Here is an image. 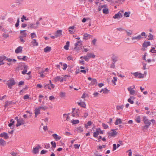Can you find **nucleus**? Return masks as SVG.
<instances>
[{
    "instance_id": "obj_1",
    "label": "nucleus",
    "mask_w": 156,
    "mask_h": 156,
    "mask_svg": "<svg viewBox=\"0 0 156 156\" xmlns=\"http://www.w3.org/2000/svg\"><path fill=\"white\" fill-rule=\"evenodd\" d=\"M143 36L145 37V38L147 37V35H146V33L144 32H142L141 34H139L136 36L132 37L131 39L132 41L136 40L134 42L135 43L138 41L143 39Z\"/></svg>"
},
{
    "instance_id": "obj_2",
    "label": "nucleus",
    "mask_w": 156,
    "mask_h": 156,
    "mask_svg": "<svg viewBox=\"0 0 156 156\" xmlns=\"http://www.w3.org/2000/svg\"><path fill=\"white\" fill-rule=\"evenodd\" d=\"M124 10H121L119 11L115 15L113 16V18L115 19H119L122 18L124 14Z\"/></svg>"
},
{
    "instance_id": "obj_3",
    "label": "nucleus",
    "mask_w": 156,
    "mask_h": 156,
    "mask_svg": "<svg viewBox=\"0 0 156 156\" xmlns=\"http://www.w3.org/2000/svg\"><path fill=\"white\" fill-rule=\"evenodd\" d=\"M6 84L8 85V87L9 89H11L12 87L14 85L15 83L14 80L12 79L8 80Z\"/></svg>"
},
{
    "instance_id": "obj_4",
    "label": "nucleus",
    "mask_w": 156,
    "mask_h": 156,
    "mask_svg": "<svg viewBox=\"0 0 156 156\" xmlns=\"http://www.w3.org/2000/svg\"><path fill=\"white\" fill-rule=\"evenodd\" d=\"M80 113L79 110L78 109H76L75 108H73L72 115L73 117H77L79 116Z\"/></svg>"
},
{
    "instance_id": "obj_5",
    "label": "nucleus",
    "mask_w": 156,
    "mask_h": 156,
    "mask_svg": "<svg viewBox=\"0 0 156 156\" xmlns=\"http://www.w3.org/2000/svg\"><path fill=\"white\" fill-rule=\"evenodd\" d=\"M41 146L39 144H37L36 146L33 148L32 152L35 154L38 153L39 150V149L41 148Z\"/></svg>"
},
{
    "instance_id": "obj_6",
    "label": "nucleus",
    "mask_w": 156,
    "mask_h": 156,
    "mask_svg": "<svg viewBox=\"0 0 156 156\" xmlns=\"http://www.w3.org/2000/svg\"><path fill=\"white\" fill-rule=\"evenodd\" d=\"M112 62L116 63L118 60V57L115 55L112 54L109 55Z\"/></svg>"
},
{
    "instance_id": "obj_7",
    "label": "nucleus",
    "mask_w": 156,
    "mask_h": 156,
    "mask_svg": "<svg viewBox=\"0 0 156 156\" xmlns=\"http://www.w3.org/2000/svg\"><path fill=\"white\" fill-rule=\"evenodd\" d=\"M17 123L16 125L17 127L24 124L25 123V121L22 118H20L19 119H17Z\"/></svg>"
},
{
    "instance_id": "obj_8",
    "label": "nucleus",
    "mask_w": 156,
    "mask_h": 156,
    "mask_svg": "<svg viewBox=\"0 0 156 156\" xmlns=\"http://www.w3.org/2000/svg\"><path fill=\"white\" fill-rule=\"evenodd\" d=\"M65 80V78L62 77L60 76H57L54 78V81L55 82H57L58 81L62 82L64 80Z\"/></svg>"
},
{
    "instance_id": "obj_9",
    "label": "nucleus",
    "mask_w": 156,
    "mask_h": 156,
    "mask_svg": "<svg viewBox=\"0 0 156 156\" xmlns=\"http://www.w3.org/2000/svg\"><path fill=\"white\" fill-rule=\"evenodd\" d=\"M143 121L144 124L146 125L149 126L151 124V123L150 122V120H148V119H147V117L145 116L143 117Z\"/></svg>"
},
{
    "instance_id": "obj_10",
    "label": "nucleus",
    "mask_w": 156,
    "mask_h": 156,
    "mask_svg": "<svg viewBox=\"0 0 156 156\" xmlns=\"http://www.w3.org/2000/svg\"><path fill=\"white\" fill-rule=\"evenodd\" d=\"M117 133L116 131L113 129H112L110 133H108V134H109L108 137L111 138V137H115L117 135Z\"/></svg>"
},
{
    "instance_id": "obj_11",
    "label": "nucleus",
    "mask_w": 156,
    "mask_h": 156,
    "mask_svg": "<svg viewBox=\"0 0 156 156\" xmlns=\"http://www.w3.org/2000/svg\"><path fill=\"white\" fill-rule=\"evenodd\" d=\"M6 60L9 62V63H7V64L9 66L11 65L12 62L15 63L16 61V60L15 59H12L10 58H7Z\"/></svg>"
},
{
    "instance_id": "obj_12",
    "label": "nucleus",
    "mask_w": 156,
    "mask_h": 156,
    "mask_svg": "<svg viewBox=\"0 0 156 156\" xmlns=\"http://www.w3.org/2000/svg\"><path fill=\"white\" fill-rule=\"evenodd\" d=\"M0 136L1 137H3L4 139H8L9 138L8 134L5 132H3L1 133L0 135Z\"/></svg>"
},
{
    "instance_id": "obj_13",
    "label": "nucleus",
    "mask_w": 156,
    "mask_h": 156,
    "mask_svg": "<svg viewBox=\"0 0 156 156\" xmlns=\"http://www.w3.org/2000/svg\"><path fill=\"white\" fill-rule=\"evenodd\" d=\"M52 136L53 138L56 140H58L61 139V137L56 133L53 134L52 135Z\"/></svg>"
},
{
    "instance_id": "obj_14",
    "label": "nucleus",
    "mask_w": 156,
    "mask_h": 156,
    "mask_svg": "<svg viewBox=\"0 0 156 156\" xmlns=\"http://www.w3.org/2000/svg\"><path fill=\"white\" fill-rule=\"evenodd\" d=\"M127 89L128 91H129L130 94L134 95L135 94V90H133L131 87H128Z\"/></svg>"
},
{
    "instance_id": "obj_15",
    "label": "nucleus",
    "mask_w": 156,
    "mask_h": 156,
    "mask_svg": "<svg viewBox=\"0 0 156 156\" xmlns=\"http://www.w3.org/2000/svg\"><path fill=\"white\" fill-rule=\"evenodd\" d=\"M50 84L45 86V87H48V88L49 90H51V89L54 88L55 86L54 84L51 83V81L50 80Z\"/></svg>"
},
{
    "instance_id": "obj_16",
    "label": "nucleus",
    "mask_w": 156,
    "mask_h": 156,
    "mask_svg": "<svg viewBox=\"0 0 156 156\" xmlns=\"http://www.w3.org/2000/svg\"><path fill=\"white\" fill-rule=\"evenodd\" d=\"M31 43L33 46H37L38 45V43L36 39H33L31 41Z\"/></svg>"
},
{
    "instance_id": "obj_17",
    "label": "nucleus",
    "mask_w": 156,
    "mask_h": 156,
    "mask_svg": "<svg viewBox=\"0 0 156 156\" xmlns=\"http://www.w3.org/2000/svg\"><path fill=\"white\" fill-rule=\"evenodd\" d=\"M23 47L21 46L18 47L15 50V52L16 53H19L21 52Z\"/></svg>"
},
{
    "instance_id": "obj_18",
    "label": "nucleus",
    "mask_w": 156,
    "mask_h": 156,
    "mask_svg": "<svg viewBox=\"0 0 156 156\" xmlns=\"http://www.w3.org/2000/svg\"><path fill=\"white\" fill-rule=\"evenodd\" d=\"M62 30H57L56 32L55 33V37H57L60 36L62 35Z\"/></svg>"
},
{
    "instance_id": "obj_19",
    "label": "nucleus",
    "mask_w": 156,
    "mask_h": 156,
    "mask_svg": "<svg viewBox=\"0 0 156 156\" xmlns=\"http://www.w3.org/2000/svg\"><path fill=\"white\" fill-rule=\"evenodd\" d=\"M150 45V42L149 41H144L143 44V46L144 47L146 48Z\"/></svg>"
},
{
    "instance_id": "obj_20",
    "label": "nucleus",
    "mask_w": 156,
    "mask_h": 156,
    "mask_svg": "<svg viewBox=\"0 0 156 156\" xmlns=\"http://www.w3.org/2000/svg\"><path fill=\"white\" fill-rule=\"evenodd\" d=\"M26 30H21L20 33L22 35L21 36H23V37H26L27 36V34L26 32Z\"/></svg>"
},
{
    "instance_id": "obj_21",
    "label": "nucleus",
    "mask_w": 156,
    "mask_h": 156,
    "mask_svg": "<svg viewBox=\"0 0 156 156\" xmlns=\"http://www.w3.org/2000/svg\"><path fill=\"white\" fill-rule=\"evenodd\" d=\"M83 36V38L86 40H87L89 38H90V37L91 36V35L87 33L84 34Z\"/></svg>"
},
{
    "instance_id": "obj_22",
    "label": "nucleus",
    "mask_w": 156,
    "mask_h": 156,
    "mask_svg": "<svg viewBox=\"0 0 156 156\" xmlns=\"http://www.w3.org/2000/svg\"><path fill=\"white\" fill-rule=\"evenodd\" d=\"M17 58L20 60L23 61H26L27 59L26 56H17Z\"/></svg>"
},
{
    "instance_id": "obj_23",
    "label": "nucleus",
    "mask_w": 156,
    "mask_h": 156,
    "mask_svg": "<svg viewBox=\"0 0 156 156\" xmlns=\"http://www.w3.org/2000/svg\"><path fill=\"white\" fill-rule=\"evenodd\" d=\"M40 109L39 108L35 109L34 113L36 117L40 113Z\"/></svg>"
},
{
    "instance_id": "obj_24",
    "label": "nucleus",
    "mask_w": 156,
    "mask_h": 156,
    "mask_svg": "<svg viewBox=\"0 0 156 156\" xmlns=\"http://www.w3.org/2000/svg\"><path fill=\"white\" fill-rule=\"evenodd\" d=\"M6 144V142L2 138L0 139V145L4 146Z\"/></svg>"
},
{
    "instance_id": "obj_25",
    "label": "nucleus",
    "mask_w": 156,
    "mask_h": 156,
    "mask_svg": "<svg viewBox=\"0 0 156 156\" xmlns=\"http://www.w3.org/2000/svg\"><path fill=\"white\" fill-rule=\"evenodd\" d=\"M29 27H30L31 28L36 29L37 28V26H36L35 24H34L33 23H30L29 24Z\"/></svg>"
},
{
    "instance_id": "obj_26",
    "label": "nucleus",
    "mask_w": 156,
    "mask_h": 156,
    "mask_svg": "<svg viewBox=\"0 0 156 156\" xmlns=\"http://www.w3.org/2000/svg\"><path fill=\"white\" fill-rule=\"evenodd\" d=\"M51 50V47L48 46L46 47L44 49V51L45 52H48Z\"/></svg>"
},
{
    "instance_id": "obj_27",
    "label": "nucleus",
    "mask_w": 156,
    "mask_h": 156,
    "mask_svg": "<svg viewBox=\"0 0 156 156\" xmlns=\"http://www.w3.org/2000/svg\"><path fill=\"white\" fill-rule=\"evenodd\" d=\"M117 77H114L113 79L112 80V82L114 84V85H116V82L117 81Z\"/></svg>"
},
{
    "instance_id": "obj_28",
    "label": "nucleus",
    "mask_w": 156,
    "mask_h": 156,
    "mask_svg": "<svg viewBox=\"0 0 156 156\" xmlns=\"http://www.w3.org/2000/svg\"><path fill=\"white\" fill-rule=\"evenodd\" d=\"M92 122L91 121H89L87 124H85V126L86 128L88 129L89 126H90L92 124Z\"/></svg>"
},
{
    "instance_id": "obj_29",
    "label": "nucleus",
    "mask_w": 156,
    "mask_h": 156,
    "mask_svg": "<svg viewBox=\"0 0 156 156\" xmlns=\"http://www.w3.org/2000/svg\"><path fill=\"white\" fill-rule=\"evenodd\" d=\"M69 114H65L63 115V117L66 120L68 121L69 119Z\"/></svg>"
},
{
    "instance_id": "obj_30",
    "label": "nucleus",
    "mask_w": 156,
    "mask_h": 156,
    "mask_svg": "<svg viewBox=\"0 0 156 156\" xmlns=\"http://www.w3.org/2000/svg\"><path fill=\"white\" fill-rule=\"evenodd\" d=\"M69 46V41H67L66 43V45L64 46V48L66 50H68Z\"/></svg>"
},
{
    "instance_id": "obj_31",
    "label": "nucleus",
    "mask_w": 156,
    "mask_h": 156,
    "mask_svg": "<svg viewBox=\"0 0 156 156\" xmlns=\"http://www.w3.org/2000/svg\"><path fill=\"white\" fill-rule=\"evenodd\" d=\"M96 132L100 134H102L103 133V132L101 130V129L100 128H98L96 129Z\"/></svg>"
},
{
    "instance_id": "obj_32",
    "label": "nucleus",
    "mask_w": 156,
    "mask_h": 156,
    "mask_svg": "<svg viewBox=\"0 0 156 156\" xmlns=\"http://www.w3.org/2000/svg\"><path fill=\"white\" fill-rule=\"evenodd\" d=\"M121 119H117L115 122V125H118L119 124H121Z\"/></svg>"
},
{
    "instance_id": "obj_33",
    "label": "nucleus",
    "mask_w": 156,
    "mask_h": 156,
    "mask_svg": "<svg viewBox=\"0 0 156 156\" xmlns=\"http://www.w3.org/2000/svg\"><path fill=\"white\" fill-rule=\"evenodd\" d=\"M97 83V80L95 79H92L91 81V85H94Z\"/></svg>"
},
{
    "instance_id": "obj_34",
    "label": "nucleus",
    "mask_w": 156,
    "mask_h": 156,
    "mask_svg": "<svg viewBox=\"0 0 156 156\" xmlns=\"http://www.w3.org/2000/svg\"><path fill=\"white\" fill-rule=\"evenodd\" d=\"M12 102L11 101H6L5 103L4 106L6 107L10 106L12 104Z\"/></svg>"
},
{
    "instance_id": "obj_35",
    "label": "nucleus",
    "mask_w": 156,
    "mask_h": 156,
    "mask_svg": "<svg viewBox=\"0 0 156 156\" xmlns=\"http://www.w3.org/2000/svg\"><path fill=\"white\" fill-rule=\"evenodd\" d=\"M79 105H80L81 107L85 108L86 107V104L84 102H81L78 103Z\"/></svg>"
},
{
    "instance_id": "obj_36",
    "label": "nucleus",
    "mask_w": 156,
    "mask_h": 156,
    "mask_svg": "<svg viewBox=\"0 0 156 156\" xmlns=\"http://www.w3.org/2000/svg\"><path fill=\"white\" fill-rule=\"evenodd\" d=\"M76 130L78 132H82L83 131V128L81 126H80L76 128Z\"/></svg>"
},
{
    "instance_id": "obj_37",
    "label": "nucleus",
    "mask_w": 156,
    "mask_h": 156,
    "mask_svg": "<svg viewBox=\"0 0 156 156\" xmlns=\"http://www.w3.org/2000/svg\"><path fill=\"white\" fill-rule=\"evenodd\" d=\"M71 122H72L73 124H76L79 123V121L78 120H73L71 121Z\"/></svg>"
},
{
    "instance_id": "obj_38",
    "label": "nucleus",
    "mask_w": 156,
    "mask_h": 156,
    "mask_svg": "<svg viewBox=\"0 0 156 156\" xmlns=\"http://www.w3.org/2000/svg\"><path fill=\"white\" fill-rule=\"evenodd\" d=\"M130 12H125L124 13V16L125 17H128L129 16Z\"/></svg>"
},
{
    "instance_id": "obj_39",
    "label": "nucleus",
    "mask_w": 156,
    "mask_h": 156,
    "mask_svg": "<svg viewBox=\"0 0 156 156\" xmlns=\"http://www.w3.org/2000/svg\"><path fill=\"white\" fill-rule=\"evenodd\" d=\"M39 109L41 110V109H42L44 111L46 110L48 108L46 106H39L38 107Z\"/></svg>"
},
{
    "instance_id": "obj_40",
    "label": "nucleus",
    "mask_w": 156,
    "mask_h": 156,
    "mask_svg": "<svg viewBox=\"0 0 156 156\" xmlns=\"http://www.w3.org/2000/svg\"><path fill=\"white\" fill-rule=\"evenodd\" d=\"M115 63H114L113 62H112V63L110 64L109 65V67L111 69H114L115 68Z\"/></svg>"
},
{
    "instance_id": "obj_41",
    "label": "nucleus",
    "mask_w": 156,
    "mask_h": 156,
    "mask_svg": "<svg viewBox=\"0 0 156 156\" xmlns=\"http://www.w3.org/2000/svg\"><path fill=\"white\" fill-rule=\"evenodd\" d=\"M31 38L33 39L34 38H36L37 37V35L35 33H31Z\"/></svg>"
},
{
    "instance_id": "obj_42",
    "label": "nucleus",
    "mask_w": 156,
    "mask_h": 156,
    "mask_svg": "<svg viewBox=\"0 0 156 156\" xmlns=\"http://www.w3.org/2000/svg\"><path fill=\"white\" fill-rule=\"evenodd\" d=\"M136 121L138 123H140V116H137L135 118Z\"/></svg>"
},
{
    "instance_id": "obj_43",
    "label": "nucleus",
    "mask_w": 156,
    "mask_h": 156,
    "mask_svg": "<svg viewBox=\"0 0 156 156\" xmlns=\"http://www.w3.org/2000/svg\"><path fill=\"white\" fill-rule=\"evenodd\" d=\"M87 55L88 56V57H89V58H94L95 57V55L93 53H88L87 54Z\"/></svg>"
},
{
    "instance_id": "obj_44",
    "label": "nucleus",
    "mask_w": 156,
    "mask_h": 156,
    "mask_svg": "<svg viewBox=\"0 0 156 156\" xmlns=\"http://www.w3.org/2000/svg\"><path fill=\"white\" fill-rule=\"evenodd\" d=\"M126 30V33H127V34L128 35L130 36L132 34L133 32H132V31H131L130 30H129L128 31L126 30Z\"/></svg>"
},
{
    "instance_id": "obj_45",
    "label": "nucleus",
    "mask_w": 156,
    "mask_h": 156,
    "mask_svg": "<svg viewBox=\"0 0 156 156\" xmlns=\"http://www.w3.org/2000/svg\"><path fill=\"white\" fill-rule=\"evenodd\" d=\"M148 39L149 40H151L153 39V36L150 33L148 35Z\"/></svg>"
},
{
    "instance_id": "obj_46",
    "label": "nucleus",
    "mask_w": 156,
    "mask_h": 156,
    "mask_svg": "<svg viewBox=\"0 0 156 156\" xmlns=\"http://www.w3.org/2000/svg\"><path fill=\"white\" fill-rule=\"evenodd\" d=\"M6 58V57L5 56L0 57V62H2Z\"/></svg>"
},
{
    "instance_id": "obj_47",
    "label": "nucleus",
    "mask_w": 156,
    "mask_h": 156,
    "mask_svg": "<svg viewBox=\"0 0 156 156\" xmlns=\"http://www.w3.org/2000/svg\"><path fill=\"white\" fill-rule=\"evenodd\" d=\"M142 64L143 65V67L142 69L144 70H145L147 68H146L147 64L144 62H142Z\"/></svg>"
},
{
    "instance_id": "obj_48",
    "label": "nucleus",
    "mask_w": 156,
    "mask_h": 156,
    "mask_svg": "<svg viewBox=\"0 0 156 156\" xmlns=\"http://www.w3.org/2000/svg\"><path fill=\"white\" fill-rule=\"evenodd\" d=\"M139 73L138 72H136L134 73H131V74H133L136 78H137L138 76Z\"/></svg>"
},
{
    "instance_id": "obj_49",
    "label": "nucleus",
    "mask_w": 156,
    "mask_h": 156,
    "mask_svg": "<svg viewBox=\"0 0 156 156\" xmlns=\"http://www.w3.org/2000/svg\"><path fill=\"white\" fill-rule=\"evenodd\" d=\"M51 144L52 147L55 148L56 147V144L55 142L51 141Z\"/></svg>"
},
{
    "instance_id": "obj_50",
    "label": "nucleus",
    "mask_w": 156,
    "mask_h": 156,
    "mask_svg": "<svg viewBox=\"0 0 156 156\" xmlns=\"http://www.w3.org/2000/svg\"><path fill=\"white\" fill-rule=\"evenodd\" d=\"M19 23H20V19L19 18H18L17 20V22L15 24V27H17L19 25Z\"/></svg>"
},
{
    "instance_id": "obj_51",
    "label": "nucleus",
    "mask_w": 156,
    "mask_h": 156,
    "mask_svg": "<svg viewBox=\"0 0 156 156\" xmlns=\"http://www.w3.org/2000/svg\"><path fill=\"white\" fill-rule=\"evenodd\" d=\"M144 77V75H143L141 73H139L138 76V78H143Z\"/></svg>"
},
{
    "instance_id": "obj_52",
    "label": "nucleus",
    "mask_w": 156,
    "mask_h": 156,
    "mask_svg": "<svg viewBox=\"0 0 156 156\" xmlns=\"http://www.w3.org/2000/svg\"><path fill=\"white\" fill-rule=\"evenodd\" d=\"M123 105H121V106H117L116 108L118 110H122L123 108Z\"/></svg>"
},
{
    "instance_id": "obj_53",
    "label": "nucleus",
    "mask_w": 156,
    "mask_h": 156,
    "mask_svg": "<svg viewBox=\"0 0 156 156\" xmlns=\"http://www.w3.org/2000/svg\"><path fill=\"white\" fill-rule=\"evenodd\" d=\"M63 67L62 69L64 70H66L67 67V64L66 63H64L63 64Z\"/></svg>"
},
{
    "instance_id": "obj_54",
    "label": "nucleus",
    "mask_w": 156,
    "mask_h": 156,
    "mask_svg": "<svg viewBox=\"0 0 156 156\" xmlns=\"http://www.w3.org/2000/svg\"><path fill=\"white\" fill-rule=\"evenodd\" d=\"M8 21L11 23H13L14 20L12 18H10L8 19Z\"/></svg>"
},
{
    "instance_id": "obj_55",
    "label": "nucleus",
    "mask_w": 156,
    "mask_h": 156,
    "mask_svg": "<svg viewBox=\"0 0 156 156\" xmlns=\"http://www.w3.org/2000/svg\"><path fill=\"white\" fill-rule=\"evenodd\" d=\"M47 21L45 20H42L41 22V24L43 25H45L46 24Z\"/></svg>"
},
{
    "instance_id": "obj_56",
    "label": "nucleus",
    "mask_w": 156,
    "mask_h": 156,
    "mask_svg": "<svg viewBox=\"0 0 156 156\" xmlns=\"http://www.w3.org/2000/svg\"><path fill=\"white\" fill-rule=\"evenodd\" d=\"M128 101L131 104H133L134 103L133 101L130 98L128 99Z\"/></svg>"
},
{
    "instance_id": "obj_57",
    "label": "nucleus",
    "mask_w": 156,
    "mask_h": 156,
    "mask_svg": "<svg viewBox=\"0 0 156 156\" xmlns=\"http://www.w3.org/2000/svg\"><path fill=\"white\" fill-rule=\"evenodd\" d=\"M48 151L46 150H43L41 152V154H43L46 153Z\"/></svg>"
},
{
    "instance_id": "obj_58",
    "label": "nucleus",
    "mask_w": 156,
    "mask_h": 156,
    "mask_svg": "<svg viewBox=\"0 0 156 156\" xmlns=\"http://www.w3.org/2000/svg\"><path fill=\"white\" fill-rule=\"evenodd\" d=\"M67 59L68 60H73V58L71 55L67 57Z\"/></svg>"
},
{
    "instance_id": "obj_59",
    "label": "nucleus",
    "mask_w": 156,
    "mask_h": 156,
    "mask_svg": "<svg viewBox=\"0 0 156 156\" xmlns=\"http://www.w3.org/2000/svg\"><path fill=\"white\" fill-rule=\"evenodd\" d=\"M80 146V144H75L74 145V147L75 149H79Z\"/></svg>"
},
{
    "instance_id": "obj_60",
    "label": "nucleus",
    "mask_w": 156,
    "mask_h": 156,
    "mask_svg": "<svg viewBox=\"0 0 156 156\" xmlns=\"http://www.w3.org/2000/svg\"><path fill=\"white\" fill-rule=\"evenodd\" d=\"M23 36H20L19 38L20 40V41L22 43H23L25 42V40L23 39Z\"/></svg>"
},
{
    "instance_id": "obj_61",
    "label": "nucleus",
    "mask_w": 156,
    "mask_h": 156,
    "mask_svg": "<svg viewBox=\"0 0 156 156\" xmlns=\"http://www.w3.org/2000/svg\"><path fill=\"white\" fill-rule=\"evenodd\" d=\"M103 12L104 13L107 14V8L103 9Z\"/></svg>"
},
{
    "instance_id": "obj_62",
    "label": "nucleus",
    "mask_w": 156,
    "mask_h": 156,
    "mask_svg": "<svg viewBox=\"0 0 156 156\" xmlns=\"http://www.w3.org/2000/svg\"><path fill=\"white\" fill-rule=\"evenodd\" d=\"M3 37L5 38H7L9 37V34L6 33H4L3 34Z\"/></svg>"
},
{
    "instance_id": "obj_63",
    "label": "nucleus",
    "mask_w": 156,
    "mask_h": 156,
    "mask_svg": "<svg viewBox=\"0 0 156 156\" xmlns=\"http://www.w3.org/2000/svg\"><path fill=\"white\" fill-rule=\"evenodd\" d=\"M50 147V145L49 144H47L45 145V148L48 149Z\"/></svg>"
},
{
    "instance_id": "obj_64",
    "label": "nucleus",
    "mask_w": 156,
    "mask_h": 156,
    "mask_svg": "<svg viewBox=\"0 0 156 156\" xmlns=\"http://www.w3.org/2000/svg\"><path fill=\"white\" fill-rule=\"evenodd\" d=\"M98 135V133L96 132L94 133L93 136L94 137H97Z\"/></svg>"
}]
</instances>
